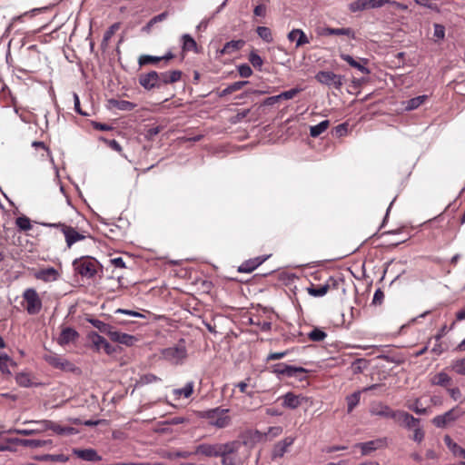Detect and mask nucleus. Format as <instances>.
I'll use <instances>...</instances> for the list:
<instances>
[{
  "instance_id": "nucleus-1",
  "label": "nucleus",
  "mask_w": 465,
  "mask_h": 465,
  "mask_svg": "<svg viewBox=\"0 0 465 465\" xmlns=\"http://www.w3.org/2000/svg\"><path fill=\"white\" fill-rule=\"evenodd\" d=\"M241 442L232 440L225 443H202L195 447L194 454L203 455L207 458H217L225 454H233L238 451Z\"/></svg>"
},
{
  "instance_id": "nucleus-2",
  "label": "nucleus",
  "mask_w": 465,
  "mask_h": 465,
  "mask_svg": "<svg viewBox=\"0 0 465 465\" xmlns=\"http://www.w3.org/2000/svg\"><path fill=\"white\" fill-rule=\"evenodd\" d=\"M196 415L199 419L205 420L209 426L215 429H225L232 424L230 410L222 407H215L208 410L198 411Z\"/></svg>"
},
{
  "instance_id": "nucleus-3",
  "label": "nucleus",
  "mask_w": 465,
  "mask_h": 465,
  "mask_svg": "<svg viewBox=\"0 0 465 465\" xmlns=\"http://www.w3.org/2000/svg\"><path fill=\"white\" fill-rule=\"evenodd\" d=\"M99 262L90 256H82L73 262L75 272L84 278L91 279L97 273Z\"/></svg>"
},
{
  "instance_id": "nucleus-4",
  "label": "nucleus",
  "mask_w": 465,
  "mask_h": 465,
  "mask_svg": "<svg viewBox=\"0 0 465 465\" xmlns=\"http://www.w3.org/2000/svg\"><path fill=\"white\" fill-rule=\"evenodd\" d=\"M43 225L46 227L61 228L68 248H71L75 242L85 239V235L78 232L74 227L64 223H43Z\"/></svg>"
},
{
  "instance_id": "nucleus-5",
  "label": "nucleus",
  "mask_w": 465,
  "mask_h": 465,
  "mask_svg": "<svg viewBox=\"0 0 465 465\" xmlns=\"http://www.w3.org/2000/svg\"><path fill=\"white\" fill-rule=\"evenodd\" d=\"M23 299L26 302L25 310L30 315L37 314L42 309V301L34 288L26 289L23 293Z\"/></svg>"
},
{
  "instance_id": "nucleus-6",
  "label": "nucleus",
  "mask_w": 465,
  "mask_h": 465,
  "mask_svg": "<svg viewBox=\"0 0 465 465\" xmlns=\"http://www.w3.org/2000/svg\"><path fill=\"white\" fill-rule=\"evenodd\" d=\"M315 79L327 86H332L340 89L343 84V76L336 74L331 71H320L316 74Z\"/></svg>"
},
{
  "instance_id": "nucleus-7",
  "label": "nucleus",
  "mask_w": 465,
  "mask_h": 465,
  "mask_svg": "<svg viewBox=\"0 0 465 465\" xmlns=\"http://www.w3.org/2000/svg\"><path fill=\"white\" fill-rule=\"evenodd\" d=\"M162 356L173 364H179L186 358L187 351L184 346L179 345L163 349Z\"/></svg>"
},
{
  "instance_id": "nucleus-8",
  "label": "nucleus",
  "mask_w": 465,
  "mask_h": 465,
  "mask_svg": "<svg viewBox=\"0 0 465 465\" xmlns=\"http://www.w3.org/2000/svg\"><path fill=\"white\" fill-rule=\"evenodd\" d=\"M391 3V0H355L349 5L351 12H360L366 9H373Z\"/></svg>"
},
{
  "instance_id": "nucleus-9",
  "label": "nucleus",
  "mask_w": 465,
  "mask_h": 465,
  "mask_svg": "<svg viewBox=\"0 0 465 465\" xmlns=\"http://www.w3.org/2000/svg\"><path fill=\"white\" fill-rule=\"evenodd\" d=\"M462 412L459 411L458 408H452L441 415H438L432 419V423L437 428H444L447 424L456 420Z\"/></svg>"
},
{
  "instance_id": "nucleus-10",
  "label": "nucleus",
  "mask_w": 465,
  "mask_h": 465,
  "mask_svg": "<svg viewBox=\"0 0 465 465\" xmlns=\"http://www.w3.org/2000/svg\"><path fill=\"white\" fill-rule=\"evenodd\" d=\"M370 413L372 416L393 419L395 417L396 411L381 401H376L371 404Z\"/></svg>"
},
{
  "instance_id": "nucleus-11",
  "label": "nucleus",
  "mask_w": 465,
  "mask_h": 465,
  "mask_svg": "<svg viewBox=\"0 0 465 465\" xmlns=\"http://www.w3.org/2000/svg\"><path fill=\"white\" fill-rule=\"evenodd\" d=\"M393 420L408 430H412L420 422V419L413 417L411 414L404 411H396Z\"/></svg>"
},
{
  "instance_id": "nucleus-12",
  "label": "nucleus",
  "mask_w": 465,
  "mask_h": 465,
  "mask_svg": "<svg viewBox=\"0 0 465 465\" xmlns=\"http://www.w3.org/2000/svg\"><path fill=\"white\" fill-rule=\"evenodd\" d=\"M139 84L145 90L160 88L158 72L151 71L147 74H140L139 75Z\"/></svg>"
},
{
  "instance_id": "nucleus-13",
  "label": "nucleus",
  "mask_w": 465,
  "mask_h": 465,
  "mask_svg": "<svg viewBox=\"0 0 465 465\" xmlns=\"http://www.w3.org/2000/svg\"><path fill=\"white\" fill-rule=\"evenodd\" d=\"M301 88H292L288 91L282 92L280 94L267 97L263 100L262 105L271 106L282 100H291L294 98L300 92Z\"/></svg>"
},
{
  "instance_id": "nucleus-14",
  "label": "nucleus",
  "mask_w": 465,
  "mask_h": 465,
  "mask_svg": "<svg viewBox=\"0 0 465 465\" xmlns=\"http://www.w3.org/2000/svg\"><path fill=\"white\" fill-rule=\"evenodd\" d=\"M37 423L45 425V429L51 430L58 435H74L78 432L77 430L73 427H63L52 420H45L37 421Z\"/></svg>"
},
{
  "instance_id": "nucleus-15",
  "label": "nucleus",
  "mask_w": 465,
  "mask_h": 465,
  "mask_svg": "<svg viewBox=\"0 0 465 465\" xmlns=\"http://www.w3.org/2000/svg\"><path fill=\"white\" fill-rule=\"evenodd\" d=\"M386 445H387V439L381 438V439H376V440L362 442V443H358L356 445V447H359L361 449L362 455H368L371 452H372L378 449L385 447Z\"/></svg>"
},
{
  "instance_id": "nucleus-16",
  "label": "nucleus",
  "mask_w": 465,
  "mask_h": 465,
  "mask_svg": "<svg viewBox=\"0 0 465 465\" xmlns=\"http://www.w3.org/2000/svg\"><path fill=\"white\" fill-rule=\"evenodd\" d=\"M294 440V437L289 436L277 442L272 449V458L278 459L283 457V455L287 452L288 448L293 444Z\"/></svg>"
},
{
  "instance_id": "nucleus-17",
  "label": "nucleus",
  "mask_w": 465,
  "mask_h": 465,
  "mask_svg": "<svg viewBox=\"0 0 465 465\" xmlns=\"http://www.w3.org/2000/svg\"><path fill=\"white\" fill-rule=\"evenodd\" d=\"M341 58L347 62L351 67L356 68L364 74H369L370 70L366 67L368 60L365 58H360L355 60L351 55L346 54H341Z\"/></svg>"
},
{
  "instance_id": "nucleus-18",
  "label": "nucleus",
  "mask_w": 465,
  "mask_h": 465,
  "mask_svg": "<svg viewBox=\"0 0 465 465\" xmlns=\"http://www.w3.org/2000/svg\"><path fill=\"white\" fill-rule=\"evenodd\" d=\"M89 339L92 341L95 350H104L107 354H111L113 350L111 344L101 335L96 332H91Z\"/></svg>"
},
{
  "instance_id": "nucleus-19",
  "label": "nucleus",
  "mask_w": 465,
  "mask_h": 465,
  "mask_svg": "<svg viewBox=\"0 0 465 465\" xmlns=\"http://www.w3.org/2000/svg\"><path fill=\"white\" fill-rule=\"evenodd\" d=\"M182 74L183 73L180 70L158 73L160 88L164 84H173L180 81Z\"/></svg>"
},
{
  "instance_id": "nucleus-20",
  "label": "nucleus",
  "mask_w": 465,
  "mask_h": 465,
  "mask_svg": "<svg viewBox=\"0 0 465 465\" xmlns=\"http://www.w3.org/2000/svg\"><path fill=\"white\" fill-rule=\"evenodd\" d=\"M73 453L79 459L86 461H99L102 457L94 449H74Z\"/></svg>"
},
{
  "instance_id": "nucleus-21",
  "label": "nucleus",
  "mask_w": 465,
  "mask_h": 465,
  "mask_svg": "<svg viewBox=\"0 0 465 465\" xmlns=\"http://www.w3.org/2000/svg\"><path fill=\"white\" fill-rule=\"evenodd\" d=\"M35 278L45 282L56 281L59 273L54 267L42 269L35 272Z\"/></svg>"
},
{
  "instance_id": "nucleus-22",
  "label": "nucleus",
  "mask_w": 465,
  "mask_h": 465,
  "mask_svg": "<svg viewBox=\"0 0 465 465\" xmlns=\"http://www.w3.org/2000/svg\"><path fill=\"white\" fill-rule=\"evenodd\" d=\"M78 336L79 334L74 329L71 327H65L62 330L57 341L60 345H66L74 341Z\"/></svg>"
},
{
  "instance_id": "nucleus-23",
  "label": "nucleus",
  "mask_w": 465,
  "mask_h": 465,
  "mask_svg": "<svg viewBox=\"0 0 465 465\" xmlns=\"http://www.w3.org/2000/svg\"><path fill=\"white\" fill-rule=\"evenodd\" d=\"M282 398V406L292 410L297 409L302 403L303 400H305L304 397L292 392H287Z\"/></svg>"
},
{
  "instance_id": "nucleus-24",
  "label": "nucleus",
  "mask_w": 465,
  "mask_h": 465,
  "mask_svg": "<svg viewBox=\"0 0 465 465\" xmlns=\"http://www.w3.org/2000/svg\"><path fill=\"white\" fill-rule=\"evenodd\" d=\"M45 360L51 366L61 370H66L71 365V363L68 361L54 353L45 355Z\"/></svg>"
},
{
  "instance_id": "nucleus-25",
  "label": "nucleus",
  "mask_w": 465,
  "mask_h": 465,
  "mask_svg": "<svg viewBox=\"0 0 465 465\" xmlns=\"http://www.w3.org/2000/svg\"><path fill=\"white\" fill-rule=\"evenodd\" d=\"M110 339L115 342L124 344L126 346H132L137 341V339L130 334L123 333L113 330Z\"/></svg>"
},
{
  "instance_id": "nucleus-26",
  "label": "nucleus",
  "mask_w": 465,
  "mask_h": 465,
  "mask_svg": "<svg viewBox=\"0 0 465 465\" xmlns=\"http://www.w3.org/2000/svg\"><path fill=\"white\" fill-rule=\"evenodd\" d=\"M287 37L289 41L296 42V47H300L310 43L309 37L302 29H292L288 34Z\"/></svg>"
},
{
  "instance_id": "nucleus-27",
  "label": "nucleus",
  "mask_w": 465,
  "mask_h": 465,
  "mask_svg": "<svg viewBox=\"0 0 465 465\" xmlns=\"http://www.w3.org/2000/svg\"><path fill=\"white\" fill-rule=\"evenodd\" d=\"M18 443L23 447L38 449L47 445H52L53 441L51 440L22 439L18 440Z\"/></svg>"
},
{
  "instance_id": "nucleus-28",
  "label": "nucleus",
  "mask_w": 465,
  "mask_h": 465,
  "mask_svg": "<svg viewBox=\"0 0 465 465\" xmlns=\"http://www.w3.org/2000/svg\"><path fill=\"white\" fill-rule=\"evenodd\" d=\"M323 35H346L349 38L354 39L355 38V33L354 31L350 27H341V28H331L327 27L323 30Z\"/></svg>"
},
{
  "instance_id": "nucleus-29",
  "label": "nucleus",
  "mask_w": 465,
  "mask_h": 465,
  "mask_svg": "<svg viewBox=\"0 0 465 465\" xmlns=\"http://www.w3.org/2000/svg\"><path fill=\"white\" fill-rule=\"evenodd\" d=\"M244 45L243 40H232L227 42L220 51L221 54H231L240 50Z\"/></svg>"
},
{
  "instance_id": "nucleus-30",
  "label": "nucleus",
  "mask_w": 465,
  "mask_h": 465,
  "mask_svg": "<svg viewBox=\"0 0 465 465\" xmlns=\"http://www.w3.org/2000/svg\"><path fill=\"white\" fill-rule=\"evenodd\" d=\"M308 371L302 367H295L287 364L284 376L296 377L299 381H304L305 376H300V374H305Z\"/></svg>"
},
{
  "instance_id": "nucleus-31",
  "label": "nucleus",
  "mask_w": 465,
  "mask_h": 465,
  "mask_svg": "<svg viewBox=\"0 0 465 465\" xmlns=\"http://www.w3.org/2000/svg\"><path fill=\"white\" fill-rule=\"evenodd\" d=\"M193 381H189L185 384L183 388L174 389L173 391V394L175 396V399H179L181 396H183L184 398H189L193 392Z\"/></svg>"
},
{
  "instance_id": "nucleus-32",
  "label": "nucleus",
  "mask_w": 465,
  "mask_h": 465,
  "mask_svg": "<svg viewBox=\"0 0 465 465\" xmlns=\"http://www.w3.org/2000/svg\"><path fill=\"white\" fill-rule=\"evenodd\" d=\"M15 365V362L7 354H0V370L4 374L11 375L9 367Z\"/></svg>"
},
{
  "instance_id": "nucleus-33",
  "label": "nucleus",
  "mask_w": 465,
  "mask_h": 465,
  "mask_svg": "<svg viewBox=\"0 0 465 465\" xmlns=\"http://www.w3.org/2000/svg\"><path fill=\"white\" fill-rule=\"evenodd\" d=\"M109 103L114 108L121 111H132L135 107L134 104L126 100L111 99Z\"/></svg>"
},
{
  "instance_id": "nucleus-34",
  "label": "nucleus",
  "mask_w": 465,
  "mask_h": 465,
  "mask_svg": "<svg viewBox=\"0 0 465 465\" xmlns=\"http://www.w3.org/2000/svg\"><path fill=\"white\" fill-rule=\"evenodd\" d=\"M444 442L449 447V449L451 450L454 455L465 459V450L460 447L457 443L453 442V440L449 435H446L444 437Z\"/></svg>"
},
{
  "instance_id": "nucleus-35",
  "label": "nucleus",
  "mask_w": 465,
  "mask_h": 465,
  "mask_svg": "<svg viewBox=\"0 0 465 465\" xmlns=\"http://www.w3.org/2000/svg\"><path fill=\"white\" fill-rule=\"evenodd\" d=\"M88 322L94 328H96L99 331H101L103 333H105V334H107L110 337V335H111V333H112V331L114 330V328L111 325H109V324H107V323H105V322H102L100 320H97V319H90V320H88Z\"/></svg>"
},
{
  "instance_id": "nucleus-36",
  "label": "nucleus",
  "mask_w": 465,
  "mask_h": 465,
  "mask_svg": "<svg viewBox=\"0 0 465 465\" xmlns=\"http://www.w3.org/2000/svg\"><path fill=\"white\" fill-rule=\"evenodd\" d=\"M369 366V361L363 358L356 359L351 365L352 373H361Z\"/></svg>"
},
{
  "instance_id": "nucleus-37",
  "label": "nucleus",
  "mask_w": 465,
  "mask_h": 465,
  "mask_svg": "<svg viewBox=\"0 0 465 465\" xmlns=\"http://www.w3.org/2000/svg\"><path fill=\"white\" fill-rule=\"evenodd\" d=\"M329 125L330 122L328 120H324L316 125L311 126L310 135L312 137H318L328 129Z\"/></svg>"
},
{
  "instance_id": "nucleus-38",
  "label": "nucleus",
  "mask_w": 465,
  "mask_h": 465,
  "mask_svg": "<svg viewBox=\"0 0 465 465\" xmlns=\"http://www.w3.org/2000/svg\"><path fill=\"white\" fill-rule=\"evenodd\" d=\"M427 99V95H420L414 98H411L405 103V109L407 111H411L418 108L421 105L425 100Z\"/></svg>"
},
{
  "instance_id": "nucleus-39",
  "label": "nucleus",
  "mask_w": 465,
  "mask_h": 465,
  "mask_svg": "<svg viewBox=\"0 0 465 465\" xmlns=\"http://www.w3.org/2000/svg\"><path fill=\"white\" fill-rule=\"evenodd\" d=\"M450 382V377L446 372H440L433 377L431 383L433 385L446 387Z\"/></svg>"
},
{
  "instance_id": "nucleus-40",
  "label": "nucleus",
  "mask_w": 465,
  "mask_h": 465,
  "mask_svg": "<svg viewBox=\"0 0 465 465\" xmlns=\"http://www.w3.org/2000/svg\"><path fill=\"white\" fill-rule=\"evenodd\" d=\"M361 399V391H355L346 397L348 412L352 411V410L359 404Z\"/></svg>"
},
{
  "instance_id": "nucleus-41",
  "label": "nucleus",
  "mask_w": 465,
  "mask_h": 465,
  "mask_svg": "<svg viewBox=\"0 0 465 465\" xmlns=\"http://www.w3.org/2000/svg\"><path fill=\"white\" fill-rule=\"evenodd\" d=\"M329 285L328 284H323V285H320L318 287H310L308 288V293L313 297H322L324 296L328 291H329Z\"/></svg>"
},
{
  "instance_id": "nucleus-42",
  "label": "nucleus",
  "mask_w": 465,
  "mask_h": 465,
  "mask_svg": "<svg viewBox=\"0 0 465 465\" xmlns=\"http://www.w3.org/2000/svg\"><path fill=\"white\" fill-rule=\"evenodd\" d=\"M308 337L312 341H322L327 337V333L319 328L312 329Z\"/></svg>"
},
{
  "instance_id": "nucleus-43",
  "label": "nucleus",
  "mask_w": 465,
  "mask_h": 465,
  "mask_svg": "<svg viewBox=\"0 0 465 465\" xmlns=\"http://www.w3.org/2000/svg\"><path fill=\"white\" fill-rule=\"evenodd\" d=\"M256 32L258 35L266 43L272 42V35L270 28L266 26H258Z\"/></svg>"
},
{
  "instance_id": "nucleus-44",
  "label": "nucleus",
  "mask_w": 465,
  "mask_h": 465,
  "mask_svg": "<svg viewBox=\"0 0 465 465\" xmlns=\"http://www.w3.org/2000/svg\"><path fill=\"white\" fill-rule=\"evenodd\" d=\"M183 40V50L189 51L196 48V42L194 39L188 34H184L182 36Z\"/></svg>"
},
{
  "instance_id": "nucleus-45",
  "label": "nucleus",
  "mask_w": 465,
  "mask_h": 465,
  "mask_svg": "<svg viewBox=\"0 0 465 465\" xmlns=\"http://www.w3.org/2000/svg\"><path fill=\"white\" fill-rule=\"evenodd\" d=\"M41 460H51L55 462H66L69 457L64 454H45L40 458Z\"/></svg>"
},
{
  "instance_id": "nucleus-46",
  "label": "nucleus",
  "mask_w": 465,
  "mask_h": 465,
  "mask_svg": "<svg viewBox=\"0 0 465 465\" xmlns=\"http://www.w3.org/2000/svg\"><path fill=\"white\" fill-rule=\"evenodd\" d=\"M160 61H162V57L149 54L141 55L138 59L139 65L141 66L148 64H154Z\"/></svg>"
},
{
  "instance_id": "nucleus-47",
  "label": "nucleus",
  "mask_w": 465,
  "mask_h": 465,
  "mask_svg": "<svg viewBox=\"0 0 465 465\" xmlns=\"http://www.w3.org/2000/svg\"><path fill=\"white\" fill-rule=\"evenodd\" d=\"M16 226L22 231H28L32 228L30 219L26 216H21L16 218Z\"/></svg>"
},
{
  "instance_id": "nucleus-48",
  "label": "nucleus",
  "mask_w": 465,
  "mask_h": 465,
  "mask_svg": "<svg viewBox=\"0 0 465 465\" xmlns=\"http://www.w3.org/2000/svg\"><path fill=\"white\" fill-rule=\"evenodd\" d=\"M16 382L22 387H29L31 386V379L29 374L25 372H20L15 376Z\"/></svg>"
},
{
  "instance_id": "nucleus-49",
  "label": "nucleus",
  "mask_w": 465,
  "mask_h": 465,
  "mask_svg": "<svg viewBox=\"0 0 465 465\" xmlns=\"http://www.w3.org/2000/svg\"><path fill=\"white\" fill-rule=\"evenodd\" d=\"M420 399H416L411 405H408V408L419 415H426L429 413L427 408H421Z\"/></svg>"
},
{
  "instance_id": "nucleus-50",
  "label": "nucleus",
  "mask_w": 465,
  "mask_h": 465,
  "mask_svg": "<svg viewBox=\"0 0 465 465\" xmlns=\"http://www.w3.org/2000/svg\"><path fill=\"white\" fill-rule=\"evenodd\" d=\"M120 28L119 23H114L104 33L103 37V44H107L108 41L113 37L115 32Z\"/></svg>"
},
{
  "instance_id": "nucleus-51",
  "label": "nucleus",
  "mask_w": 465,
  "mask_h": 465,
  "mask_svg": "<svg viewBox=\"0 0 465 465\" xmlns=\"http://www.w3.org/2000/svg\"><path fill=\"white\" fill-rule=\"evenodd\" d=\"M257 268L252 259L244 262L240 267L239 272H252Z\"/></svg>"
},
{
  "instance_id": "nucleus-52",
  "label": "nucleus",
  "mask_w": 465,
  "mask_h": 465,
  "mask_svg": "<svg viewBox=\"0 0 465 465\" xmlns=\"http://www.w3.org/2000/svg\"><path fill=\"white\" fill-rule=\"evenodd\" d=\"M167 17V13L163 12L162 14H159L155 16H153L146 25V26L143 28V30L149 31L150 28L155 25L156 23L163 21Z\"/></svg>"
},
{
  "instance_id": "nucleus-53",
  "label": "nucleus",
  "mask_w": 465,
  "mask_h": 465,
  "mask_svg": "<svg viewBox=\"0 0 465 465\" xmlns=\"http://www.w3.org/2000/svg\"><path fill=\"white\" fill-rule=\"evenodd\" d=\"M249 61L255 68H261L263 64L262 57L255 52L250 54Z\"/></svg>"
},
{
  "instance_id": "nucleus-54",
  "label": "nucleus",
  "mask_w": 465,
  "mask_h": 465,
  "mask_svg": "<svg viewBox=\"0 0 465 465\" xmlns=\"http://www.w3.org/2000/svg\"><path fill=\"white\" fill-rule=\"evenodd\" d=\"M412 430H413L412 440L418 443H420L423 440L424 436H425V433H424L422 428L420 427V424H418V426L413 428Z\"/></svg>"
},
{
  "instance_id": "nucleus-55",
  "label": "nucleus",
  "mask_w": 465,
  "mask_h": 465,
  "mask_svg": "<svg viewBox=\"0 0 465 465\" xmlns=\"http://www.w3.org/2000/svg\"><path fill=\"white\" fill-rule=\"evenodd\" d=\"M238 72H239V74L244 78L250 77L252 74V68L246 64L239 65Z\"/></svg>"
},
{
  "instance_id": "nucleus-56",
  "label": "nucleus",
  "mask_w": 465,
  "mask_h": 465,
  "mask_svg": "<svg viewBox=\"0 0 465 465\" xmlns=\"http://www.w3.org/2000/svg\"><path fill=\"white\" fill-rule=\"evenodd\" d=\"M159 381H161V379L153 373H147L141 377V382L143 384H149Z\"/></svg>"
},
{
  "instance_id": "nucleus-57",
  "label": "nucleus",
  "mask_w": 465,
  "mask_h": 465,
  "mask_svg": "<svg viewBox=\"0 0 465 465\" xmlns=\"http://www.w3.org/2000/svg\"><path fill=\"white\" fill-rule=\"evenodd\" d=\"M115 313H122V314H125V315H129V316H133V317H136V318H144V315H143L142 313H140L138 312L125 310V309H117L115 311Z\"/></svg>"
},
{
  "instance_id": "nucleus-58",
  "label": "nucleus",
  "mask_w": 465,
  "mask_h": 465,
  "mask_svg": "<svg viewBox=\"0 0 465 465\" xmlns=\"http://www.w3.org/2000/svg\"><path fill=\"white\" fill-rule=\"evenodd\" d=\"M434 36L438 39H443L445 36V28L443 25L435 24L434 25Z\"/></svg>"
},
{
  "instance_id": "nucleus-59",
  "label": "nucleus",
  "mask_w": 465,
  "mask_h": 465,
  "mask_svg": "<svg viewBox=\"0 0 465 465\" xmlns=\"http://www.w3.org/2000/svg\"><path fill=\"white\" fill-rule=\"evenodd\" d=\"M235 386L239 388L241 392L245 393L249 397H253L254 392L252 391H247L248 384L246 381H241L237 383Z\"/></svg>"
},
{
  "instance_id": "nucleus-60",
  "label": "nucleus",
  "mask_w": 465,
  "mask_h": 465,
  "mask_svg": "<svg viewBox=\"0 0 465 465\" xmlns=\"http://www.w3.org/2000/svg\"><path fill=\"white\" fill-rule=\"evenodd\" d=\"M74 110L81 115H88L87 113L82 111L80 106V99L76 93H74Z\"/></svg>"
},
{
  "instance_id": "nucleus-61",
  "label": "nucleus",
  "mask_w": 465,
  "mask_h": 465,
  "mask_svg": "<svg viewBox=\"0 0 465 465\" xmlns=\"http://www.w3.org/2000/svg\"><path fill=\"white\" fill-rule=\"evenodd\" d=\"M416 2L418 5L427 7V8H430L436 12L440 11V9L436 4H432V3L429 2L428 0H421V1L416 0Z\"/></svg>"
},
{
  "instance_id": "nucleus-62",
  "label": "nucleus",
  "mask_w": 465,
  "mask_h": 465,
  "mask_svg": "<svg viewBox=\"0 0 465 465\" xmlns=\"http://www.w3.org/2000/svg\"><path fill=\"white\" fill-rule=\"evenodd\" d=\"M287 354H288L287 351H281V352H272L267 356V361L280 360V359L285 357Z\"/></svg>"
},
{
  "instance_id": "nucleus-63",
  "label": "nucleus",
  "mask_w": 465,
  "mask_h": 465,
  "mask_svg": "<svg viewBox=\"0 0 465 465\" xmlns=\"http://www.w3.org/2000/svg\"><path fill=\"white\" fill-rule=\"evenodd\" d=\"M253 14L256 16L264 17L266 15V6L264 5H258L253 9Z\"/></svg>"
},
{
  "instance_id": "nucleus-64",
  "label": "nucleus",
  "mask_w": 465,
  "mask_h": 465,
  "mask_svg": "<svg viewBox=\"0 0 465 465\" xmlns=\"http://www.w3.org/2000/svg\"><path fill=\"white\" fill-rule=\"evenodd\" d=\"M287 364L278 363L273 366V372L278 375H284Z\"/></svg>"
}]
</instances>
